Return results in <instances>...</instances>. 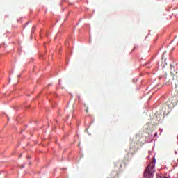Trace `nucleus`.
<instances>
[{"label": "nucleus", "instance_id": "1", "mask_svg": "<svg viewBox=\"0 0 178 178\" xmlns=\"http://www.w3.org/2000/svg\"><path fill=\"white\" fill-rule=\"evenodd\" d=\"M154 173H155V160L152 161L148 165L143 176L145 178H153Z\"/></svg>", "mask_w": 178, "mask_h": 178}, {"label": "nucleus", "instance_id": "2", "mask_svg": "<svg viewBox=\"0 0 178 178\" xmlns=\"http://www.w3.org/2000/svg\"><path fill=\"white\" fill-rule=\"evenodd\" d=\"M171 75L172 76V80L175 84V88L178 87V72L177 71H171Z\"/></svg>", "mask_w": 178, "mask_h": 178}, {"label": "nucleus", "instance_id": "3", "mask_svg": "<svg viewBox=\"0 0 178 178\" xmlns=\"http://www.w3.org/2000/svg\"><path fill=\"white\" fill-rule=\"evenodd\" d=\"M164 109L165 113L168 115V113H170V111H172V106H170V104H168V103L167 102L164 106Z\"/></svg>", "mask_w": 178, "mask_h": 178}, {"label": "nucleus", "instance_id": "4", "mask_svg": "<svg viewBox=\"0 0 178 178\" xmlns=\"http://www.w3.org/2000/svg\"><path fill=\"white\" fill-rule=\"evenodd\" d=\"M123 163V162H122V161H118V163H117V165H118V166H120V168H122V164Z\"/></svg>", "mask_w": 178, "mask_h": 178}, {"label": "nucleus", "instance_id": "5", "mask_svg": "<svg viewBox=\"0 0 178 178\" xmlns=\"http://www.w3.org/2000/svg\"><path fill=\"white\" fill-rule=\"evenodd\" d=\"M156 136H158V133H155V134H154V137H156Z\"/></svg>", "mask_w": 178, "mask_h": 178}, {"label": "nucleus", "instance_id": "6", "mask_svg": "<svg viewBox=\"0 0 178 178\" xmlns=\"http://www.w3.org/2000/svg\"><path fill=\"white\" fill-rule=\"evenodd\" d=\"M163 178H170V177H163Z\"/></svg>", "mask_w": 178, "mask_h": 178}, {"label": "nucleus", "instance_id": "7", "mask_svg": "<svg viewBox=\"0 0 178 178\" xmlns=\"http://www.w3.org/2000/svg\"><path fill=\"white\" fill-rule=\"evenodd\" d=\"M33 30H35V26H33Z\"/></svg>", "mask_w": 178, "mask_h": 178}, {"label": "nucleus", "instance_id": "8", "mask_svg": "<svg viewBox=\"0 0 178 178\" xmlns=\"http://www.w3.org/2000/svg\"><path fill=\"white\" fill-rule=\"evenodd\" d=\"M134 49H136V47H134L132 51H134Z\"/></svg>", "mask_w": 178, "mask_h": 178}, {"label": "nucleus", "instance_id": "9", "mask_svg": "<svg viewBox=\"0 0 178 178\" xmlns=\"http://www.w3.org/2000/svg\"><path fill=\"white\" fill-rule=\"evenodd\" d=\"M163 55H165V53H163Z\"/></svg>", "mask_w": 178, "mask_h": 178}]
</instances>
